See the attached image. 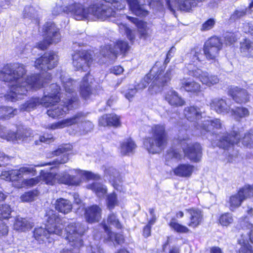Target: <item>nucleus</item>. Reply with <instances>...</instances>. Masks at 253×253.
Masks as SVG:
<instances>
[{"label":"nucleus","mask_w":253,"mask_h":253,"mask_svg":"<svg viewBox=\"0 0 253 253\" xmlns=\"http://www.w3.org/2000/svg\"><path fill=\"white\" fill-rule=\"evenodd\" d=\"M27 72L22 63H10L3 66L0 71V80L11 84L5 95L6 99L14 101L19 95H26L29 90H36L42 86L40 74H31L23 80Z\"/></svg>","instance_id":"f257e3e1"},{"label":"nucleus","mask_w":253,"mask_h":253,"mask_svg":"<svg viewBox=\"0 0 253 253\" xmlns=\"http://www.w3.org/2000/svg\"><path fill=\"white\" fill-rule=\"evenodd\" d=\"M45 228H35L33 237L40 244L45 245L54 242V235L62 236L63 233V218L53 210L47 211Z\"/></svg>","instance_id":"f03ea898"},{"label":"nucleus","mask_w":253,"mask_h":253,"mask_svg":"<svg viewBox=\"0 0 253 253\" xmlns=\"http://www.w3.org/2000/svg\"><path fill=\"white\" fill-rule=\"evenodd\" d=\"M240 135V132L237 130L225 132L217 140L216 145L219 148L227 151H233L240 142L244 147L253 148V128L246 132L242 138Z\"/></svg>","instance_id":"7ed1b4c3"},{"label":"nucleus","mask_w":253,"mask_h":253,"mask_svg":"<svg viewBox=\"0 0 253 253\" xmlns=\"http://www.w3.org/2000/svg\"><path fill=\"white\" fill-rule=\"evenodd\" d=\"M110 7H107L103 4L98 5L93 4L86 9L82 4L78 2H74L69 4L62 9V11L66 14H71L77 20H83L88 17L89 11L94 16L98 18H105L110 16Z\"/></svg>","instance_id":"20e7f679"},{"label":"nucleus","mask_w":253,"mask_h":253,"mask_svg":"<svg viewBox=\"0 0 253 253\" xmlns=\"http://www.w3.org/2000/svg\"><path fill=\"white\" fill-rule=\"evenodd\" d=\"M156 61L149 72L141 81L143 87L145 88L149 84L154 87H163L168 85L171 79L172 70L169 69L166 71L165 67L158 66Z\"/></svg>","instance_id":"39448f33"},{"label":"nucleus","mask_w":253,"mask_h":253,"mask_svg":"<svg viewBox=\"0 0 253 253\" xmlns=\"http://www.w3.org/2000/svg\"><path fill=\"white\" fill-rule=\"evenodd\" d=\"M152 136L143 139V145L149 153L156 154L164 149L168 144V134L164 126L155 125L151 127Z\"/></svg>","instance_id":"423d86ee"},{"label":"nucleus","mask_w":253,"mask_h":253,"mask_svg":"<svg viewBox=\"0 0 253 253\" xmlns=\"http://www.w3.org/2000/svg\"><path fill=\"white\" fill-rule=\"evenodd\" d=\"M64 229L65 239L71 247L80 249L84 246V237L88 230V227L84 224L72 220Z\"/></svg>","instance_id":"0eeeda50"},{"label":"nucleus","mask_w":253,"mask_h":253,"mask_svg":"<svg viewBox=\"0 0 253 253\" xmlns=\"http://www.w3.org/2000/svg\"><path fill=\"white\" fill-rule=\"evenodd\" d=\"M42 36L44 39L37 43L36 47L44 51L52 44H56L61 41L62 36L60 29L53 22H47L43 25Z\"/></svg>","instance_id":"6e6552de"},{"label":"nucleus","mask_w":253,"mask_h":253,"mask_svg":"<svg viewBox=\"0 0 253 253\" xmlns=\"http://www.w3.org/2000/svg\"><path fill=\"white\" fill-rule=\"evenodd\" d=\"M72 60L76 71L85 72L93 62V51L89 49L76 50L72 54Z\"/></svg>","instance_id":"1a4fd4ad"},{"label":"nucleus","mask_w":253,"mask_h":253,"mask_svg":"<svg viewBox=\"0 0 253 253\" xmlns=\"http://www.w3.org/2000/svg\"><path fill=\"white\" fill-rule=\"evenodd\" d=\"M223 43L218 37L213 36L209 38L203 47L204 54L207 60L212 63L217 61Z\"/></svg>","instance_id":"9d476101"},{"label":"nucleus","mask_w":253,"mask_h":253,"mask_svg":"<svg viewBox=\"0 0 253 253\" xmlns=\"http://www.w3.org/2000/svg\"><path fill=\"white\" fill-rule=\"evenodd\" d=\"M252 197H253V184H245L238 189L236 194L229 197L227 202L230 210L234 211L240 207L245 200Z\"/></svg>","instance_id":"9b49d317"},{"label":"nucleus","mask_w":253,"mask_h":253,"mask_svg":"<svg viewBox=\"0 0 253 253\" xmlns=\"http://www.w3.org/2000/svg\"><path fill=\"white\" fill-rule=\"evenodd\" d=\"M58 56L56 53L50 51L45 52L37 58L34 62L36 69L41 71L46 72L56 67L58 64Z\"/></svg>","instance_id":"f8f14e48"},{"label":"nucleus","mask_w":253,"mask_h":253,"mask_svg":"<svg viewBox=\"0 0 253 253\" xmlns=\"http://www.w3.org/2000/svg\"><path fill=\"white\" fill-rule=\"evenodd\" d=\"M207 0H166L168 8L173 12L175 9L185 11H190L196 7L199 3L203 2Z\"/></svg>","instance_id":"ddd939ff"},{"label":"nucleus","mask_w":253,"mask_h":253,"mask_svg":"<svg viewBox=\"0 0 253 253\" xmlns=\"http://www.w3.org/2000/svg\"><path fill=\"white\" fill-rule=\"evenodd\" d=\"M227 94L238 104L244 105L250 101L251 94L248 90L238 86H229Z\"/></svg>","instance_id":"4468645a"},{"label":"nucleus","mask_w":253,"mask_h":253,"mask_svg":"<svg viewBox=\"0 0 253 253\" xmlns=\"http://www.w3.org/2000/svg\"><path fill=\"white\" fill-rule=\"evenodd\" d=\"M130 48V47L127 42L118 39L114 42L113 47L111 44H106L104 49L109 51V55H112L115 57H117L119 55L125 57L129 51Z\"/></svg>","instance_id":"2eb2a0df"},{"label":"nucleus","mask_w":253,"mask_h":253,"mask_svg":"<svg viewBox=\"0 0 253 253\" xmlns=\"http://www.w3.org/2000/svg\"><path fill=\"white\" fill-rule=\"evenodd\" d=\"M189 75L198 79L203 85L209 87L216 84L219 82V79L217 76L210 74L208 72L202 71L198 68L189 70Z\"/></svg>","instance_id":"dca6fc26"},{"label":"nucleus","mask_w":253,"mask_h":253,"mask_svg":"<svg viewBox=\"0 0 253 253\" xmlns=\"http://www.w3.org/2000/svg\"><path fill=\"white\" fill-rule=\"evenodd\" d=\"M61 88L59 85H55L51 89L50 92L41 98L42 106L45 108L53 107L61 101Z\"/></svg>","instance_id":"f3484780"},{"label":"nucleus","mask_w":253,"mask_h":253,"mask_svg":"<svg viewBox=\"0 0 253 253\" xmlns=\"http://www.w3.org/2000/svg\"><path fill=\"white\" fill-rule=\"evenodd\" d=\"M93 77L88 71L83 77L79 87L81 97L84 100L89 99L93 94V88L91 86Z\"/></svg>","instance_id":"a211bd4d"},{"label":"nucleus","mask_w":253,"mask_h":253,"mask_svg":"<svg viewBox=\"0 0 253 253\" xmlns=\"http://www.w3.org/2000/svg\"><path fill=\"white\" fill-rule=\"evenodd\" d=\"M202 134H210L212 135L215 134V131L222 127L220 119L214 118L204 121L201 125L196 126Z\"/></svg>","instance_id":"6ab92c4d"},{"label":"nucleus","mask_w":253,"mask_h":253,"mask_svg":"<svg viewBox=\"0 0 253 253\" xmlns=\"http://www.w3.org/2000/svg\"><path fill=\"white\" fill-rule=\"evenodd\" d=\"M185 156L191 162L197 163L202 157V147L200 143L194 142L183 149Z\"/></svg>","instance_id":"aec40b11"},{"label":"nucleus","mask_w":253,"mask_h":253,"mask_svg":"<svg viewBox=\"0 0 253 253\" xmlns=\"http://www.w3.org/2000/svg\"><path fill=\"white\" fill-rule=\"evenodd\" d=\"M102 209L96 204L85 208L84 216L86 222L89 224L99 222L102 218Z\"/></svg>","instance_id":"412c9836"},{"label":"nucleus","mask_w":253,"mask_h":253,"mask_svg":"<svg viewBox=\"0 0 253 253\" xmlns=\"http://www.w3.org/2000/svg\"><path fill=\"white\" fill-rule=\"evenodd\" d=\"M189 214V222L187 225L192 228L199 226L203 222L204 215L203 211L198 208H190L185 210Z\"/></svg>","instance_id":"4be33fe9"},{"label":"nucleus","mask_w":253,"mask_h":253,"mask_svg":"<svg viewBox=\"0 0 253 253\" xmlns=\"http://www.w3.org/2000/svg\"><path fill=\"white\" fill-rule=\"evenodd\" d=\"M180 88L189 93L191 95L198 96L202 93V88L200 84L189 78L180 80Z\"/></svg>","instance_id":"5701e85b"},{"label":"nucleus","mask_w":253,"mask_h":253,"mask_svg":"<svg viewBox=\"0 0 253 253\" xmlns=\"http://www.w3.org/2000/svg\"><path fill=\"white\" fill-rule=\"evenodd\" d=\"M120 117L114 113L105 114L98 119V125L103 127H118L121 126Z\"/></svg>","instance_id":"b1692460"},{"label":"nucleus","mask_w":253,"mask_h":253,"mask_svg":"<svg viewBox=\"0 0 253 253\" xmlns=\"http://www.w3.org/2000/svg\"><path fill=\"white\" fill-rule=\"evenodd\" d=\"M189 140L188 137L181 138L178 137L174 138L172 141V146L167 151V154L172 159L177 160L181 159V155L179 150L176 148L177 146H181L185 144L186 141Z\"/></svg>","instance_id":"393cba45"},{"label":"nucleus","mask_w":253,"mask_h":253,"mask_svg":"<svg viewBox=\"0 0 253 253\" xmlns=\"http://www.w3.org/2000/svg\"><path fill=\"white\" fill-rule=\"evenodd\" d=\"M203 112L199 107L192 105L185 107L184 109V115L190 122L198 124V121L202 118Z\"/></svg>","instance_id":"a878e982"},{"label":"nucleus","mask_w":253,"mask_h":253,"mask_svg":"<svg viewBox=\"0 0 253 253\" xmlns=\"http://www.w3.org/2000/svg\"><path fill=\"white\" fill-rule=\"evenodd\" d=\"M194 166L188 163L178 164L172 171L174 174L178 177L189 178L191 177L194 171Z\"/></svg>","instance_id":"bb28decb"},{"label":"nucleus","mask_w":253,"mask_h":253,"mask_svg":"<svg viewBox=\"0 0 253 253\" xmlns=\"http://www.w3.org/2000/svg\"><path fill=\"white\" fill-rule=\"evenodd\" d=\"M100 225L103 228L104 231L107 235V238L109 241L114 242L116 244L121 245L125 243L126 241L124 235L119 232H113L110 228L104 222L102 221Z\"/></svg>","instance_id":"cd10ccee"},{"label":"nucleus","mask_w":253,"mask_h":253,"mask_svg":"<svg viewBox=\"0 0 253 253\" xmlns=\"http://www.w3.org/2000/svg\"><path fill=\"white\" fill-rule=\"evenodd\" d=\"M55 210L58 212L63 214H67L70 213L73 209L72 202L68 199L59 198L57 199L54 204Z\"/></svg>","instance_id":"c85d7f7f"},{"label":"nucleus","mask_w":253,"mask_h":253,"mask_svg":"<svg viewBox=\"0 0 253 253\" xmlns=\"http://www.w3.org/2000/svg\"><path fill=\"white\" fill-rule=\"evenodd\" d=\"M73 93V91H71L70 95H67L62 101V106L67 111L75 110L79 106V98L76 93Z\"/></svg>","instance_id":"c756f323"},{"label":"nucleus","mask_w":253,"mask_h":253,"mask_svg":"<svg viewBox=\"0 0 253 253\" xmlns=\"http://www.w3.org/2000/svg\"><path fill=\"white\" fill-rule=\"evenodd\" d=\"M57 175V173L55 172L41 170L39 174L41 184L53 186L56 183H58Z\"/></svg>","instance_id":"7c9ffc66"},{"label":"nucleus","mask_w":253,"mask_h":253,"mask_svg":"<svg viewBox=\"0 0 253 253\" xmlns=\"http://www.w3.org/2000/svg\"><path fill=\"white\" fill-rule=\"evenodd\" d=\"M165 98L169 105L174 107H180L185 104L184 100L175 90L168 91Z\"/></svg>","instance_id":"2f4dec72"},{"label":"nucleus","mask_w":253,"mask_h":253,"mask_svg":"<svg viewBox=\"0 0 253 253\" xmlns=\"http://www.w3.org/2000/svg\"><path fill=\"white\" fill-rule=\"evenodd\" d=\"M210 106L218 114L228 112L229 106L227 104L226 99L222 98H215L211 100Z\"/></svg>","instance_id":"473e14b6"},{"label":"nucleus","mask_w":253,"mask_h":253,"mask_svg":"<svg viewBox=\"0 0 253 253\" xmlns=\"http://www.w3.org/2000/svg\"><path fill=\"white\" fill-rule=\"evenodd\" d=\"M136 147L137 145L135 141L131 137L126 138L120 143L121 152L123 155L133 154Z\"/></svg>","instance_id":"72a5a7b5"},{"label":"nucleus","mask_w":253,"mask_h":253,"mask_svg":"<svg viewBox=\"0 0 253 253\" xmlns=\"http://www.w3.org/2000/svg\"><path fill=\"white\" fill-rule=\"evenodd\" d=\"M128 4L130 10L138 16H145L148 11L144 8L145 4H140L138 0H128Z\"/></svg>","instance_id":"f704fd0d"},{"label":"nucleus","mask_w":253,"mask_h":253,"mask_svg":"<svg viewBox=\"0 0 253 253\" xmlns=\"http://www.w3.org/2000/svg\"><path fill=\"white\" fill-rule=\"evenodd\" d=\"M18 110L11 106H0V121H7L13 118L17 114Z\"/></svg>","instance_id":"c9c22d12"},{"label":"nucleus","mask_w":253,"mask_h":253,"mask_svg":"<svg viewBox=\"0 0 253 253\" xmlns=\"http://www.w3.org/2000/svg\"><path fill=\"white\" fill-rule=\"evenodd\" d=\"M81 181L77 178L76 176L68 173H63L58 177V183L63 184L68 186H77L80 184Z\"/></svg>","instance_id":"e433bc0d"},{"label":"nucleus","mask_w":253,"mask_h":253,"mask_svg":"<svg viewBox=\"0 0 253 253\" xmlns=\"http://www.w3.org/2000/svg\"><path fill=\"white\" fill-rule=\"evenodd\" d=\"M240 51L248 58L253 57V42L245 38L240 43Z\"/></svg>","instance_id":"4c0bfd02"},{"label":"nucleus","mask_w":253,"mask_h":253,"mask_svg":"<svg viewBox=\"0 0 253 253\" xmlns=\"http://www.w3.org/2000/svg\"><path fill=\"white\" fill-rule=\"evenodd\" d=\"M168 225L172 230L178 233L186 234L190 232V230L187 226L179 223L174 217L171 218Z\"/></svg>","instance_id":"58836bf2"},{"label":"nucleus","mask_w":253,"mask_h":253,"mask_svg":"<svg viewBox=\"0 0 253 253\" xmlns=\"http://www.w3.org/2000/svg\"><path fill=\"white\" fill-rule=\"evenodd\" d=\"M87 188L92 191L98 197L104 196L107 192V187L99 182H92L87 186Z\"/></svg>","instance_id":"ea45409f"},{"label":"nucleus","mask_w":253,"mask_h":253,"mask_svg":"<svg viewBox=\"0 0 253 253\" xmlns=\"http://www.w3.org/2000/svg\"><path fill=\"white\" fill-rule=\"evenodd\" d=\"M40 105H42L41 98L31 97L22 105V109L24 111H31Z\"/></svg>","instance_id":"a19ab883"},{"label":"nucleus","mask_w":253,"mask_h":253,"mask_svg":"<svg viewBox=\"0 0 253 253\" xmlns=\"http://www.w3.org/2000/svg\"><path fill=\"white\" fill-rule=\"evenodd\" d=\"M13 210L11 206L7 204H0V219L8 220L11 218V213Z\"/></svg>","instance_id":"79ce46f5"},{"label":"nucleus","mask_w":253,"mask_h":253,"mask_svg":"<svg viewBox=\"0 0 253 253\" xmlns=\"http://www.w3.org/2000/svg\"><path fill=\"white\" fill-rule=\"evenodd\" d=\"M70 150L71 149L69 147H66L65 146H62L55 150L53 152V154L56 156L63 155V158L60 160V163L61 164H65L67 163L69 160V152Z\"/></svg>","instance_id":"37998d69"},{"label":"nucleus","mask_w":253,"mask_h":253,"mask_svg":"<svg viewBox=\"0 0 253 253\" xmlns=\"http://www.w3.org/2000/svg\"><path fill=\"white\" fill-rule=\"evenodd\" d=\"M46 114L52 119H58L64 117L66 115V112L63 108L56 107L48 109L46 111Z\"/></svg>","instance_id":"c03bdc74"},{"label":"nucleus","mask_w":253,"mask_h":253,"mask_svg":"<svg viewBox=\"0 0 253 253\" xmlns=\"http://www.w3.org/2000/svg\"><path fill=\"white\" fill-rule=\"evenodd\" d=\"M217 221L222 226L228 227L233 222V217L231 213L226 212L219 215Z\"/></svg>","instance_id":"a18cd8bd"},{"label":"nucleus","mask_w":253,"mask_h":253,"mask_svg":"<svg viewBox=\"0 0 253 253\" xmlns=\"http://www.w3.org/2000/svg\"><path fill=\"white\" fill-rule=\"evenodd\" d=\"M106 206L110 211L112 210L118 204L117 195L115 192L108 194L106 199Z\"/></svg>","instance_id":"49530a36"},{"label":"nucleus","mask_w":253,"mask_h":253,"mask_svg":"<svg viewBox=\"0 0 253 253\" xmlns=\"http://www.w3.org/2000/svg\"><path fill=\"white\" fill-rule=\"evenodd\" d=\"M25 137V135L19 132L18 130L15 132L9 130L6 131L3 139L7 141H15L23 139Z\"/></svg>","instance_id":"de8ad7c7"},{"label":"nucleus","mask_w":253,"mask_h":253,"mask_svg":"<svg viewBox=\"0 0 253 253\" xmlns=\"http://www.w3.org/2000/svg\"><path fill=\"white\" fill-rule=\"evenodd\" d=\"M232 113L238 119L247 117L250 115L249 110L247 108L242 106L237 107L234 109H232Z\"/></svg>","instance_id":"09e8293b"},{"label":"nucleus","mask_w":253,"mask_h":253,"mask_svg":"<svg viewBox=\"0 0 253 253\" xmlns=\"http://www.w3.org/2000/svg\"><path fill=\"white\" fill-rule=\"evenodd\" d=\"M238 243L240 245V247L237 253H253V246L248 241L241 242L239 240Z\"/></svg>","instance_id":"8fccbe9b"},{"label":"nucleus","mask_w":253,"mask_h":253,"mask_svg":"<svg viewBox=\"0 0 253 253\" xmlns=\"http://www.w3.org/2000/svg\"><path fill=\"white\" fill-rule=\"evenodd\" d=\"M107 220L109 224L114 225L117 229L122 230L123 229V224L117 218L115 213L112 212L109 214Z\"/></svg>","instance_id":"3c124183"},{"label":"nucleus","mask_w":253,"mask_h":253,"mask_svg":"<svg viewBox=\"0 0 253 253\" xmlns=\"http://www.w3.org/2000/svg\"><path fill=\"white\" fill-rule=\"evenodd\" d=\"M27 221L23 218L16 217L13 224L14 229L17 231H24L27 228Z\"/></svg>","instance_id":"603ef678"},{"label":"nucleus","mask_w":253,"mask_h":253,"mask_svg":"<svg viewBox=\"0 0 253 253\" xmlns=\"http://www.w3.org/2000/svg\"><path fill=\"white\" fill-rule=\"evenodd\" d=\"M155 222V217L150 218L146 225L143 227L142 234L144 238H147L151 236L152 226Z\"/></svg>","instance_id":"864d4df0"},{"label":"nucleus","mask_w":253,"mask_h":253,"mask_svg":"<svg viewBox=\"0 0 253 253\" xmlns=\"http://www.w3.org/2000/svg\"><path fill=\"white\" fill-rule=\"evenodd\" d=\"M192 54V61L193 62H201L203 61V54L201 48L198 46H195L191 50Z\"/></svg>","instance_id":"5fc2aeb1"},{"label":"nucleus","mask_w":253,"mask_h":253,"mask_svg":"<svg viewBox=\"0 0 253 253\" xmlns=\"http://www.w3.org/2000/svg\"><path fill=\"white\" fill-rule=\"evenodd\" d=\"M83 116L82 113H78L72 117L62 120L64 127L75 125L78 123V120Z\"/></svg>","instance_id":"6e6d98bb"},{"label":"nucleus","mask_w":253,"mask_h":253,"mask_svg":"<svg viewBox=\"0 0 253 253\" xmlns=\"http://www.w3.org/2000/svg\"><path fill=\"white\" fill-rule=\"evenodd\" d=\"M240 226L241 228L243 230H249V232L247 233V235L249 240L251 242H253V238L252 237L253 228V224L248 221H242L240 222Z\"/></svg>","instance_id":"4d7b16f0"},{"label":"nucleus","mask_w":253,"mask_h":253,"mask_svg":"<svg viewBox=\"0 0 253 253\" xmlns=\"http://www.w3.org/2000/svg\"><path fill=\"white\" fill-rule=\"evenodd\" d=\"M215 25V20L210 18L205 21L201 25L200 30L202 32L209 31L212 29Z\"/></svg>","instance_id":"13d9d810"},{"label":"nucleus","mask_w":253,"mask_h":253,"mask_svg":"<svg viewBox=\"0 0 253 253\" xmlns=\"http://www.w3.org/2000/svg\"><path fill=\"white\" fill-rule=\"evenodd\" d=\"M36 192L37 191L34 190H31L25 192L20 197L21 201L23 202H29L34 201L35 197L37 195Z\"/></svg>","instance_id":"bf43d9fd"},{"label":"nucleus","mask_w":253,"mask_h":253,"mask_svg":"<svg viewBox=\"0 0 253 253\" xmlns=\"http://www.w3.org/2000/svg\"><path fill=\"white\" fill-rule=\"evenodd\" d=\"M137 28L139 34V38L140 39H146L148 37V28L147 27V23L146 22L143 21L142 24H141Z\"/></svg>","instance_id":"052dcab7"},{"label":"nucleus","mask_w":253,"mask_h":253,"mask_svg":"<svg viewBox=\"0 0 253 253\" xmlns=\"http://www.w3.org/2000/svg\"><path fill=\"white\" fill-rule=\"evenodd\" d=\"M22 177L23 175L19 169H11L8 171L7 177L9 178V181L11 182L18 181Z\"/></svg>","instance_id":"680f3d73"},{"label":"nucleus","mask_w":253,"mask_h":253,"mask_svg":"<svg viewBox=\"0 0 253 253\" xmlns=\"http://www.w3.org/2000/svg\"><path fill=\"white\" fill-rule=\"evenodd\" d=\"M23 183L27 187H31L41 183L39 175L33 178L24 179Z\"/></svg>","instance_id":"e2e57ef3"},{"label":"nucleus","mask_w":253,"mask_h":253,"mask_svg":"<svg viewBox=\"0 0 253 253\" xmlns=\"http://www.w3.org/2000/svg\"><path fill=\"white\" fill-rule=\"evenodd\" d=\"M11 157L0 151V167H5L8 165Z\"/></svg>","instance_id":"0e129e2a"},{"label":"nucleus","mask_w":253,"mask_h":253,"mask_svg":"<svg viewBox=\"0 0 253 253\" xmlns=\"http://www.w3.org/2000/svg\"><path fill=\"white\" fill-rule=\"evenodd\" d=\"M8 231L9 228L7 223L3 220L0 219V237L7 236Z\"/></svg>","instance_id":"69168bd1"},{"label":"nucleus","mask_w":253,"mask_h":253,"mask_svg":"<svg viewBox=\"0 0 253 253\" xmlns=\"http://www.w3.org/2000/svg\"><path fill=\"white\" fill-rule=\"evenodd\" d=\"M125 32L127 38L130 41L131 44H133L135 41V35L133 33L132 30L126 26L125 28Z\"/></svg>","instance_id":"338daca9"},{"label":"nucleus","mask_w":253,"mask_h":253,"mask_svg":"<svg viewBox=\"0 0 253 253\" xmlns=\"http://www.w3.org/2000/svg\"><path fill=\"white\" fill-rule=\"evenodd\" d=\"M175 49L174 46H172L169 49V50L167 52L166 54V56L165 57V59L164 61V63L163 65H161V66L165 67V68H166L168 64L170 62V59L173 56L171 54V53L174 51Z\"/></svg>","instance_id":"774afa93"}]
</instances>
